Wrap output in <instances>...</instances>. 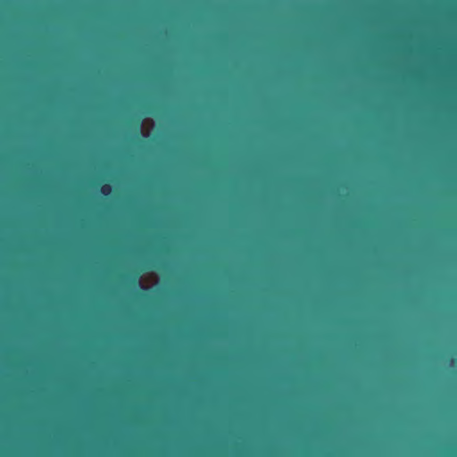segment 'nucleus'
<instances>
[{"instance_id": "obj_1", "label": "nucleus", "mask_w": 457, "mask_h": 457, "mask_svg": "<svg viewBox=\"0 0 457 457\" xmlns=\"http://www.w3.org/2000/svg\"><path fill=\"white\" fill-rule=\"evenodd\" d=\"M101 193L107 196L110 195V193L112 192V187L109 185V184H104L102 187H101V189H100Z\"/></svg>"}, {"instance_id": "obj_2", "label": "nucleus", "mask_w": 457, "mask_h": 457, "mask_svg": "<svg viewBox=\"0 0 457 457\" xmlns=\"http://www.w3.org/2000/svg\"><path fill=\"white\" fill-rule=\"evenodd\" d=\"M129 283L134 286V287H137V285H139L140 281H139V278L137 276H133L129 278Z\"/></svg>"}]
</instances>
